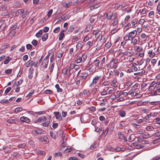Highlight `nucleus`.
<instances>
[{
    "mask_svg": "<svg viewBox=\"0 0 160 160\" xmlns=\"http://www.w3.org/2000/svg\"><path fill=\"white\" fill-rule=\"evenodd\" d=\"M137 42V40L136 39L133 38L132 39L131 43H133L134 45Z\"/></svg>",
    "mask_w": 160,
    "mask_h": 160,
    "instance_id": "nucleus-53",
    "label": "nucleus"
},
{
    "mask_svg": "<svg viewBox=\"0 0 160 160\" xmlns=\"http://www.w3.org/2000/svg\"><path fill=\"white\" fill-rule=\"evenodd\" d=\"M11 60V58H10V57H8H8H7V59H6V60L4 61V64H8V63L9 62V61H10V60Z\"/></svg>",
    "mask_w": 160,
    "mask_h": 160,
    "instance_id": "nucleus-40",
    "label": "nucleus"
},
{
    "mask_svg": "<svg viewBox=\"0 0 160 160\" xmlns=\"http://www.w3.org/2000/svg\"><path fill=\"white\" fill-rule=\"evenodd\" d=\"M98 127L97 126L95 127V131L97 132H100L102 131V128H99V129H98Z\"/></svg>",
    "mask_w": 160,
    "mask_h": 160,
    "instance_id": "nucleus-52",
    "label": "nucleus"
},
{
    "mask_svg": "<svg viewBox=\"0 0 160 160\" xmlns=\"http://www.w3.org/2000/svg\"><path fill=\"white\" fill-rule=\"evenodd\" d=\"M64 30L60 32L59 33V40L60 41L62 40L64 37V33L63 32H64Z\"/></svg>",
    "mask_w": 160,
    "mask_h": 160,
    "instance_id": "nucleus-19",
    "label": "nucleus"
},
{
    "mask_svg": "<svg viewBox=\"0 0 160 160\" xmlns=\"http://www.w3.org/2000/svg\"><path fill=\"white\" fill-rule=\"evenodd\" d=\"M113 15L111 13H105L103 14V17L105 18H107V20H109L110 19L112 20Z\"/></svg>",
    "mask_w": 160,
    "mask_h": 160,
    "instance_id": "nucleus-4",
    "label": "nucleus"
},
{
    "mask_svg": "<svg viewBox=\"0 0 160 160\" xmlns=\"http://www.w3.org/2000/svg\"><path fill=\"white\" fill-rule=\"evenodd\" d=\"M58 126V124L57 123H53L52 125V127L54 129L57 128Z\"/></svg>",
    "mask_w": 160,
    "mask_h": 160,
    "instance_id": "nucleus-54",
    "label": "nucleus"
},
{
    "mask_svg": "<svg viewBox=\"0 0 160 160\" xmlns=\"http://www.w3.org/2000/svg\"><path fill=\"white\" fill-rule=\"evenodd\" d=\"M20 120L22 122H30V120L28 118L23 116L20 118Z\"/></svg>",
    "mask_w": 160,
    "mask_h": 160,
    "instance_id": "nucleus-12",
    "label": "nucleus"
},
{
    "mask_svg": "<svg viewBox=\"0 0 160 160\" xmlns=\"http://www.w3.org/2000/svg\"><path fill=\"white\" fill-rule=\"evenodd\" d=\"M53 12L52 9H51L49 10L48 13L47 15L48 17H49L51 15Z\"/></svg>",
    "mask_w": 160,
    "mask_h": 160,
    "instance_id": "nucleus-55",
    "label": "nucleus"
},
{
    "mask_svg": "<svg viewBox=\"0 0 160 160\" xmlns=\"http://www.w3.org/2000/svg\"><path fill=\"white\" fill-rule=\"evenodd\" d=\"M31 43L34 46H36L38 45V42L36 40L34 39L32 41Z\"/></svg>",
    "mask_w": 160,
    "mask_h": 160,
    "instance_id": "nucleus-36",
    "label": "nucleus"
},
{
    "mask_svg": "<svg viewBox=\"0 0 160 160\" xmlns=\"http://www.w3.org/2000/svg\"><path fill=\"white\" fill-rule=\"evenodd\" d=\"M33 61L32 60H30L28 61L25 64V67H28L29 66L32 67L33 66Z\"/></svg>",
    "mask_w": 160,
    "mask_h": 160,
    "instance_id": "nucleus-15",
    "label": "nucleus"
},
{
    "mask_svg": "<svg viewBox=\"0 0 160 160\" xmlns=\"http://www.w3.org/2000/svg\"><path fill=\"white\" fill-rule=\"evenodd\" d=\"M49 28L47 27H45L44 28L43 30L44 32H46L48 31Z\"/></svg>",
    "mask_w": 160,
    "mask_h": 160,
    "instance_id": "nucleus-64",
    "label": "nucleus"
},
{
    "mask_svg": "<svg viewBox=\"0 0 160 160\" xmlns=\"http://www.w3.org/2000/svg\"><path fill=\"white\" fill-rule=\"evenodd\" d=\"M118 135L119 137V138L121 139H124L125 135L124 134H122L121 132H119L118 134Z\"/></svg>",
    "mask_w": 160,
    "mask_h": 160,
    "instance_id": "nucleus-29",
    "label": "nucleus"
},
{
    "mask_svg": "<svg viewBox=\"0 0 160 160\" xmlns=\"http://www.w3.org/2000/svg\"><path fill=\"white\" fill-rule=\"evenodd\" d=\"M68 18V15H67L65 16L64 15H63L62 16L61 18L60 19L61 20L63 19L64 21L66 20Z\"/></svg>",
    "mask_w": 160,
    "mask_h": 160,
    "instance_id": "nucleus-31",
    "label": "nucleus"
},
{
    "mask_svg": "<svg viewBox=\"0 0 160 160\" xmlns=\"http://www.w3.org/2000/svg\"><path fill=\"white\" fill-rule=\"evenodd\" d=\"M55 87L56 88L57 91L58 92H62V89L60 88L58 84H56Z\"/></svg>",
    "mask_w": 160,
    "mask_h": 160,
    "instance_id": "nucleus-25",
    "label": "nucleus"
},
{
    "mask_svg": "<svg viewBox=\"0 0 160 160\" xmlns=\"http://www.w3.org/2000/svg\"><path fill=\"white\" fill-rule=\"evenodd\" d=\"M34 132L38 134H44L46 132L45 131L40 128H38L34 130Z\"/></svg>",
    "mask_w": 160,
    "mask_h": 160,
    "instance_id": "nucleus-10",
    "label": "nucleus"
},
{
    "mask_svg": "<svg viewBox=\"0 0 160 160\" xmlns=\"http://www.w3.org/2000/svg\"><path fill=\"white\" fill-rule=\"evenodd\" d=\"M48 63V59H47L46 57L43 60L42 64L44 69L47 68Z\"/></svg>",
    "mask_w": 160,
    "mask_h": 160,
    "instance_id": "nucleus-3",
    "label": "nucleus"
},
{
    "mask_svg": "<svg viewBox=\"0 0 160 160\" xmlns=\"http://www.w3.org/2000/svg\"><path fill=\"white\" fill-rule=\"evenodd\" d=\"M13 158H19L20 156V154L17 152H13L11 154Z\"/></svg>",
    "mask_w": 160,
    "mask_h": 160,
    "instance_id": "nucleus-14",
    "label": "nucleus"
},
{
    "mask_svg": "<svg viewBox=\"0 0 160 160\" xmlns=\"http://www.w3.org/2000/svg\"><path fill=\"white\" fill-rule=\"evenodd\" d=\"M60 30V28L58 27L53 30V32L55 33H58Z\"/></svg>",
    "mask_w": 160,
    "mask_h": 160,
    "instance_id": "nucleus-42",
    "label": "nucleus"
},
{
    "mask_svg": "<svg viewBox=\"0 0 160 160\" xmlns=\"http://www.w3.org/2000/svg\"><path fill=\"white\" fill-rule=\"evenodd\" d=\"M50 124V121H46L45 122L42 123V125L44 127H48Z\"/></svg>",
    "mask_w": 160,
    "mask_h": 160,
    "instance_id": "nucleus-30",
    "label": "nucleus"
},
{
    "mask_svg": "<svg viewBox=\"0 0 160 160\" xmlns=\"http://www.w3.org/2000/svg\"><path fill=\"white\" fill-rule=\"evenodd\" d=\"M50 135L51 136L53 139L55 138V135L52 131H51L50 132Z\"/></svg>",
    "mask_w": 160,
    "mask_h": 160,
    "instance_id": "nucleus-47",
    "label": "nucleus"
},
{
    "mask_svg": "<svg viewBox=\"0 0 160 160\" xmlns=\"http://www.w3.org/2000/svg\"><path fill=\"white\" fill-rule=\"evenodd\" d=\"M84 0H77L73 2V4L76 5L78 4L83 2Z\"/></svg>",
    "mask_w": 160,
    "mask_h": 160,
    "instance_id": "nucleus-35",
    "label": "nucleus"
},
{
    "mask_svg": "<svg viewBox=\"0 0 160 160\" xmlns=\"http://www.w3.org/2000/svg\"><path fill=\"white\" fill-rule=\"evenodd\" d=\"M15 26H13L11 28V33L12 34V35L13 34L14 35L15 34V31H13L14 30V28H15Z\"/></svg>",
    "mask_w": 160,
    "mask_h": 160,
    "instance_id": "nucleus-48",
    "label": "nucleus"
},
{
    "mask_svg": "<svg viewBox=\"0 0 160 160\" xmlns=\"http://www.w3.org/2000/svg\"><path fill=\"white\" fill-rule=\"evenodd\" d=\"M28 14V12L27 11H26L25 12H24L22 14L21 17L22 18H24Z\"/></svg>",
    "mask_w": 160,
    "mask_h": 160,
    "instance_id": "nucleus-39",
    "label": "nucleus"
},
{
    "mask_svg": "<svg viewBox=\"0 0 160 160\" xmlns=\"http://www.w3.org/2000/svg\"><path fill=\"white\" fill-rule=\"evenodd\" d=\"M137 22L138 21L136 19H134L131 22L132 25V28H134L136 27V25L137 23Z\"/></svg>",
    "mask_w": 160,
    "mask_h": 160,
    "instance_id": "nucleus-27",
    "label": "nucleus"
},
{
    "mask_svg": "<svg viewBox=\"0 0 160 160\" xmlns=\"http://www.w3.org/2000/svg\"><path fill=\"white\" fill-rule=\"evenodd\" d=\"M0 8L2 9V11H5L6 10V7L5 5L1 4Z\"/></svg>",
    "mask_w": 160,
    "mask_h": 160,
    "instance_id": "nucleus-45",
    "label": "nucleus"
},
{
    "mask_svg": "<svg viewBox=\"0 0 160 160\" xmlns=\"http://www.w3.org/2000/svg\"><path fill=\"white\" fill-rule=\"evenodd\" d=\"M111 46V44L110 42H108L105 45V46L107 48H109Z\"/></svg>",
    "mask_w": 160,
    "mask_h": 160,
    "instance_id": "nucleus-46",
    "label": "nucleus"
},
{
    "mask_svg": "<svg viewBox=\"0 0 160 160\" xmlns=\"http://www.w3.org/2000/svg\"><path fill=\"white\" fill-rule=\"evenodd\" d=\"M82 58L80 56H78L76 58L75 62L77 63H79L81 62H82Z\"/></svg>",
    "mask_w": 160,
    "mask_h": 160,
    "instance_id": "nucleus-16",
    "label": "nucleus"
},
{
    "mask_svg": "<svg viewBox=\"0 0 160 160\" xmlns=\"http://www.w3.org/2000/svg\"><path fill=\"white\" fill-rule=\"evenodd\" d=\"M26 146V144L25 143L21 144L18 146V147L19 148H23Z\"/></svg>",
    "mask_w": 160,
    "mask_h": 160,
    "instance_id": "nucleus-60",
    "label": "nucleus"
},
{
    "mask_svg": "<svg viewBox=\"0 0 160 160\" xmlns=\"http://www.w3.org/2000/svg\"><path fill=\"white\" fill-rule=\"evenodd\" d=\"M113 19L114 20V22H112V24L113 26H115L118 23V19L117 18V16L116 14H114L113 16Z\"/></svg>",
    "mask_w": 160,
    "mask_h": 160,
    "instance_id": "nucleus-11",
    "label": "nucleus"
},
{
    "mask_svg": "<svg viewBox=\"0 0 160 160\" xmlns=\"http://www.w3.org/2000/svg\"><path fill=\"white\" fill-rule=\"evenodd\" d=\"M34 92V90H31L30 92L28 94L27 96L26 97H29L32 96L33 93Z\"/></svg>",
    "mask_w": 160,
    "mask_h": 160,
    "instance_id": "nucleus-51",
    "label": "nucleus"
},
{
    "mask_svg": "<svg viewBox=\"0 0 160 160\" xmlns=\"http://www.w3.org/2000/svg\"><path fill=\"white\" fill-rule=\"evenodd\" d=\"M88 76V72L86 71L83 70L82 71L81 75L80 76V77L81 80V78H82V79H85Z\"/></svg>",
    "mask_w": 160,
    "mask_h": 160,
    "instance_id": "nucleus-1",
    "label": "nucleus"
},
{
    "mask_svg": "<svg viewBox=\"0 0 160 160\" xmlns=\"http://www.w3.org/2000/svg\"><path fill=\"white\" fill-rule=\"evenodd\" d=\"M17 121V120L14 119L12 118L11 119H9L7 120V122L8 123H15Z\"/></svg>",
    "mask_w": 160,
    "mask_h": 160,
    "instance_id": "nucleus-28",
    "label": "nucleus"
},
{
    "mask_svg": "<svg viewBox=\"0 0 160 160\" xmlns=\"http://www.w3.org/2000/svg\"><path fill=\"white\" fill-rule=\"evenodd\" d=\"M28 58V56L27 55H24L22 58V59L23 61H25L27 60Z\"/></svg>",
    "mask_w": 160,
    "mask_h": 160,
    "instance_id": "nucleus-62",
    "label": "nucleus"
},
{
    "mask_svg": "<svg viewBox=\"0 0 160 160\" xmlns=\"http://www.w3.org/2000/svg\"><path fill=\"white\" fill-rule=\"evenodd\" d=\"M146 129L149 131H152L154 128L152 126H148L146 128Z\"/></svg>",
    "mask_w": 160,
    "mask_h": 160,
    "instance_id": "nucleus-38",
    "label": "nucleus"
},
{
    "mask_svg": "<svg viewBox=\"0 0 160 160\" xmlns=\"http://www.w3.org/2000/svg\"><path fill=\"white\" fill-rule=\"evenodd\" d=\"M12 69H7L5 70V72L6 74H10L12 72Z\"/></svg>",
    "mask_w": 160,
    "mask_h": 160,
    "instance_id": "nucleus-49",
    "label": "nucleus"
},
{
    "mask_svg": "<svg viewBox=\"0 0 160 160\" xmlns=\"http://www.w3.org/2000/svg\"><path fill=\"white\" fill-rule=\"evenodd\" d=\"M94 64L95 66L96 67H98V69H99L98 67H100V65H99V64L100 63L99 61V60L96 59L94 61Z\"/></svg>",
    "mask_w": 160,
    "mask_h": 160,
    "instance_id": "nucleus-20",
    "label": "nucleus"
},
{
    "mask_svg": "<svg viewBox=\"0 0 160 160\" xmlns=\"http://www.w3.org/2000/svg\"><path fill=\"white\" fill-rule=\"evenodd\" d=\"M6 26V25L5 23H2L0 26V28H1L2 30H3Z\"/></svg>",
    "mask_w": 160,
    "mask_h": 160,
    "instance_id": "nucleus-58",
    "label": "nucleus"
},
{
    "mask_svg": "<svg viewBox=\"0 0 160 160\" xmlns=\"http://www.w3.org/2000/svg\"><path fill=\"white\" fill-rule=\"evenodd\" d=\"M53 113L55 114L56 119L59 120H62V119L61 113L59 112H54Z\"/></svg>",
    "mask_w": 160,
    "mask_h": 160,
    "instance_id": "nucleus-8",
    "label": "nucleus"
},
{
    "mask_svg": "<svg viewBox=\"0 0 160 160\" xmlns=\"http://www.w3.org/2000/svg\"><path fill=\"white\" fill-rule=\"evenodd\" d=\"M70 72V69L69 68L68 66H67L66 68L64 74H66L67 76H70L71 74Z\"/></svg>",
    "mask_w": 160,
    "mask_h": 160,
    "instance_id": "nucleus-9",
    "label": "nucleus"
},
{
    "mask_svg": "<svg viewBox=\"0 0 160 160\" xmlns=\"http://www.w3.org/2000/svg\"><path fill=\"white\" fill-rule=\"evenodd\" d=\"M105 58L103 57L101 63L100 65V67H98L99 69H100L102 68V67L103 66V64L105 63Z\"/></svg>",
    "mask_w": 160,
    "mask_h": 160,
    "instance_id": "nucleus-22",
    "label": "nucleus"
},
{
    "mask_svg": "<svg viewBox=\"0 0 160 160\" xmlns=\"http://www.w3.org/2000/svg\"><path fill=\"white\" fill-rule=\"evenodd\" d=\"M160 140V138L159 137H158V138L156 139L155 140L153 141V143L154 144H155L157 143L158 142V141Z\"/></svg>",
    "mask_w": 160,
    "mask_h": 160,
    "instance_id": "nucleus-57",
    "label": "nucleus"
},
{
    "mask_svg": "<svg viewBox=\"0 0 160 160\" xmlns=\"http://www.w3.org/2000/svg\"><path fill=\"white\" fill-rule=\"evenodd\" d=\"M81 57L82 58V62H83L86 60L87 58V56L85 54L82 55Z\"/></svg>",
    "mask_w": 160,
    "mask_h": 160,
    "instance_id": "nucleus-44",
    "label": "nucleus"
},
{
    "mask_svg": "<svg viewBox=\"0 0 160 160\" xmlns=\"http://www.w3.org/2000/svg\"><path fill=\"white\" fill-rule=\"evenodd\" d=\"M145 70H142L141 72H139L137 73V74H138V75H139L141 76H142L144 75L145 74Z\"/></svg>",
    "mask_w": 160,
    "mask_h": 160,
    "instance_id": "nucleus-33",
    "label": "nucleus"
},
{
    "mask_svg": "<svg viewBox=\"0 0 160 160\" xmlns=\"http://www.w3.org/2000/svg\"><path fill=\"white\" fill-rule=\"evenodd\" d=\"M47 119L44 116H42L38 118V119L36 120L35 121V123H37V122H42L46 121Z\"/></svg>",
    "mask_w": 160,
    "mask_h": 160,
    "instance_id": "nucleus-2",
    "label": "nucleus"
},
{
    "mask_svg": "<svg viewBox=\"0 0 160 160\" xmlns=\"http://www.w3.org/2000/svg\"><path fill=\"white\" fill-rule=\"evenodd\" d=\"M22 110V108L21 107H18L16 108L15 110V111L16 112L21 111Z\"/></svg>",
    "mask_w": 160,
    "mask_h": 160,
    "instance_id": "nucleus-37",
    "label": "nucleus"
},
{
    "mask_svg": "<svg viewBox=\"0 0 160 160\" xmlns=\"http://www.w3.org/2000/svg\"><path fill=\"white\" fill-rule=\"evenodd\" d=\"M39 141L41 142H47L48 138L46 136H44L43 137H41L40 138H39Z\"/></svg>",
    "mask_w": 160,
    "mask_h": 160,
    "instance_id": "nucleus-13",
    "label": "nucleus"
},
{
    "mask_svg": "<svg viewBox=\"0 0 160 160\" xmlns=\"http://www.w3.org/2000/svg\"><path fill=\"white\" fill-rule=\"evenodd\" d=\"M119 114L122 117H124L126 115V112L124 111L120 110L119 111Z\"/></svg>",
    "mask_w": 160,
    "mask_h": 160,
    "instance_id": "nucleus-23",
    "label": "nucleus"
},
{
    "mask_svg": "<svg viewBox=\"0 0 160 160\" xmlns=\"http://www.w3.org/2000/svg\"><path fill=\"white\" fill-rule=\"evenodd\" d=\"M118 30V28H114L111 31V33L112 34H113L115 33Z\"/></svg>",
    "mask_w": 160,
    "mask_h": 160,
    "instance_id": "nucleus-43",
    "label": "nucleus"
},
{
    "mask_svg": "<svg viewBox=\"0 0 160 160\" xmlns=\"http://www.w3.org/2000/svg\"><path fill=\"white\" fill-rule=\"evenodd\" d=\"M11 89V87L8 88L5 91V93L7 94L8 93Z\"/></svg>",
    "mask_w": 160,
    "mask_h": 160,
    "instance_id": "nucleus-61",
    "label": "nucleus"
},
{
    "mask_svg": "<svg viewBox=\"0 0 160 160\" xmlns=\"http://www.w3.org/2000/svg\"><path fill=\"white\" fill-rule=\"evenodd\" d=\"M32 48V46L29 44H28L26 45V48L27 49H30Z\"/></svg>",
    "mask_w": 160,
    "mask_h": 160,
    "instance_id": "nucleus-56",
    "label": "nucleus"
},
{
    "mask_svg": "<svg viewBox=\"0 0 160 160\" xmlns=\"http://www.w3.org/2000/svg\"><path fill=\"white\" fill-rule=\"evenodd\" d=\"M61 149L65 153H68L72 150V149L71 148H68V147L66 146L62 147L61 148Z\"/></svg>",
    "mask_w": 160,
    "mask_h": 160,
    "instance_id": "nucleus-6",
    "label": "nucleus"
},
{
    "mask_svg": "<svg viewBox=\"0 0 160 160\" xmlns=\"http://www.w3.org/2000/svg\"><path fill=\"white\" fill-rule=\"evenodd\" d=\"M42 34V29H41L39 30L38 32H37L36 34V36L38 37V38H39L41 36Z\"/></svg>",
    "mask_w": 160,
    "mask_h": 160,
    "instance_id": "nucleus-26",
    "label": "nucleus"
},
{
    "mask_svg": "<svg viewBox=\"0 0 160 160\" xmlns=\"http://www.w3.org/2000/svg\"><path fill=\"white\" fill-rule=\"evenodd\" d=\"M137 34V31L136 30H133L129 33V37H130V38H133L136 37Z\"/></svg>",
    "mask_w": 160,
    "mask_h": 160,
    "instance_id": "nucleus-7",
    "label": "nucleus"
},
{
    "mask_svg": "<svg viewBox=\"0 0 160 160\" xmlns=\"http://www.w3.org/2000/svg\"><path fill=\"white\" fill-rule=\"evenodd\" d=\"M48 33H45L42 36V40L43 41H45L46 40L48 39Z\"/></svg>",
    "mask_w": 160,
    "mask_h": 160,
    "instance_id": "nucleus-18",
    "label": "nucleus"
},
{
    "mask_svg": "<svg viewBox=\"0 0 160 160\" xmlns=\"http://www.w3.org/2000/svg\"><path fill=\"white\" fill-rule=\"evenodd\" d=\"M74 29V28L73 27V26H71L69 27V29L68 30V32H71L73 31Z\"/></svg>",
    "mask_w": 160,
    "mask_h": 160,
    "instance_id": "nucleus-63",
    "label": "nucleus"
},
{
    "mask_svg": "<svg viewBox=\"0 0 160 160\" xmlns=\"http://www.w3.org/2000/svg\"><path fill=\"white\" fill-rule=\"evenodd\" d=\"M10 47V45L9 44H6L5 45L3 46H2L1 47V50H3L6 48H8Z\"/></svg>",
    "mask_w": 160,
    "mask_h": 160,
    "instance_id": "nucleus-34",
    "label": "nucleus"
},
{
    "mask_svg": "<svg viewBox=\"0 0 160 160\" xmlns=\"http://www.w3.org/2000/svg\"><path fill=\"white\" fill-rule=\"evenodd\" d=\"M92 66H90L87 65L85 68V69L86 70H88L90 72H92L93 71V69L92 68Z\"/></svg>",
    "mask_w": 160,
    "mask_h": 160,
    "instance_id": "nucleus-21",
    "label": "nucleus"
},
{
    "mask_svg": "<svg viewBox=\"0 0 160 160\" xmlns=\"http://www.w3.org/2000/svg\"><path fill=\"white\" fill-rule=\"evenodd\" d=\"M156 120L155 122L157 124H160V118H156Z\"/></svg>",
    "mask_w": 160,
    "mask_h": 160,
    "instance_id": "nucleus-59",
    "label": "nucleus"
},
{
    "mask_svg": "<svg viewBox=\"0 0 160 160\" xmlns=\"http://www.w3.org/2000/svg\"><path fill=\"white\" fill-rule=\"evenodd\" d=\"M62 155V153L61 152H56L54 154V157L55 158L61 157Z\"/></svg>",
    "mask_w": 160,
    "mask_h": 160,
    "instance_id": "nucleus-24",
    "label": "nucleus"
},
{
    "mask_svg": "<svg viewBox=\"0 0 160 160\" xmlns=\"http://www.w3.org/2000/svg\"><path fill=\"white\" fill-rule=\"evenodd\" d=\"M72 3V2L69 1L68 3L64 2L63 3V6L65 8H68L70 6Z\"/></svg>",
    "mask_w": 160,
    "mask_h": 160,
    "instance_id": "nucleus-17",
    "label": "nucleus"
},
{
    "mask_svg": "<svg viewBox=\"0 0 160 160\" xmlns=\"http://www.w3.org/2000/svg\"><path fill=\"white\" fill-rule=\"evenodd\" d=\"M52 93V91L51 90H47L44 92L45 94H51Z\"/></svg>",
    "mask_w": 160,
    "mask_h": 160,
    "instance_id": "nucleus-32",
    "label": "nucleus"
},
{
    "mask_svg": "<svg viewBox=\"0 0 160 160\" xmlns=\"http://www.w3.org/2000/svg\"><path fill=\"white\" fill-rule=\"evenodd\" d=\"M144 147V146L143 145H137L136 146V148L139 149L140 148H142Z\"/></svg>",
    "mask_w": 160,
    "mask_h": 160,
    "instance_id": "nucleus-50",
    "label": "nucleus"
},
{
    "mask_svg": "<svg viewBox=\"0 0 160 160\" xmlns=\"http://www.w3.org/2000/svg\"><path fill=\"white\" fill-rule=\"evenodd\" d=\"M82 42H79L78 43V44H77V46H76L77 48H81L82 47Z\"/></svg>",
    "mask_w": 160,
    "mask_h": 160,
    "instance_id": "nucleus-41",
    "label": "nucleus"
},
{
    "mask_svg": "<svg viewBox=\"0 0 160 160\" xmlns=\"http://www.w3.org/2000/svg\"><path fill=\"white\" fill-rule=\"evenodd\" d=\"M101 78V76H95L93 79L92 82V84H91L90 87H91L92 84H95L97 83L99 80V79Z\"/></svg>",
    "mask_w": 160,
    "mask_h": 160,
    "instance_id": "nucleus-5",
    "label": "nucleus"
}]
</instances>
